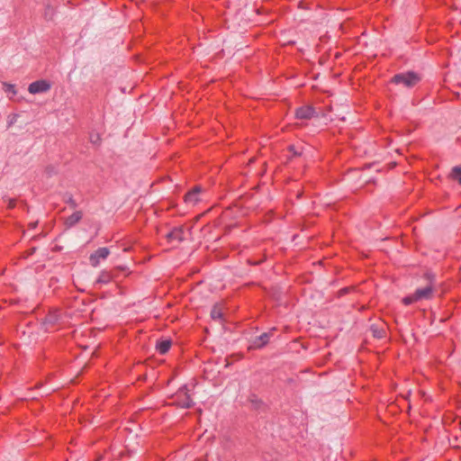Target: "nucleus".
I'll list each match as a JSON object with an SVG mask.
<instances>
[{
  "label": "nucleus",
  "mask_w": 461,
  "mask_h": 461,
  "mask_svg": "<svg viewBox=\"0 0 461 461\" xmlns=\"http://www.w3.org/2000/svg\"><path fill=\"white\" fill-rule=\"evenodd\" d=\"M424 279L426 280V285L421 288L416 289L414 292L415 299L419 301L421 300H429L432 298L433 294L435 292L436 285V278L435 275L429 271H427L424 276Z\"/></svg>",
  "instance_id": "1"
},
{
  "label": "nucleus",
  "mask_w": 461,
  "mask_h": 461,
  "mask_svg": "<svg viewBox=\"0 0 461 461\" xmlns=\"http://www.w3.org/2000/svg\"><path fill=\"white\" fill-rule=\"evenodd\" d=\"M421 80L420 76L413 71H407L394 75L391 83L395 85H402L405 87L411 88Z\"/></svg>",
  "instance_id": "2"
},
{
  "label": "nucleus",
  "mask_w": 461,
  "mask_h": 461,
  "mask_svg": "<svg viewBox=\"0 0 461 461\" xmlns=\"http://www.w3.org/2000/svg\"><path fill=\"white\" fill-rule=\"evenodd\" d=\"M176 402L178 406L185 409L192 408L194 402L188 393L186 385L181 387L176 394Z\"/></svg>",
  "instance_id": "3"
},
{
  "label": "nucleus",
  "mask_w": 461,
  "mask_h": 461,
  "mask_svg": "<svg viewBox=\"0 0 461 461\" xmlns=\"http://www.w3.org/2000/svg\"><path fill=\"white\" fill-rule=\"evenodd\" d=\"M50 89V84L46 80H37L29 85L28 91L31 94L45 93Z\"/></svg>",
  "instance_id": "4"
},
{
  "label": "nucleus",
  "mask_w": 461,
  "mask_h": 461,
  "mask_svg": "<svg viewBox=\"0 0 461 461\" xmlns=\"http://www.w3.org/2000/svg\"><path fill=\"white\" fill-rule=\"evenodd\" d=\"M317 116L315 109L311 105L301 106L295 111V117L300 120H310Z\"/></svg>",
  "instance_id": "5"
},
{
  "label": "nucleus",
  "mask_w": 461,
  "mask_h": 461,
  "mask_svg": "<svg viewBox=\"0 0 461 461\" xmlns=\"http://www.w3.org/2000/svg\"><path fill=\"white\" fill-rule=\"evenodd\" d=\"M109 253L110 251L107 248H99L89 258L91 265L96 267L100 259H105L109 256Z\"/></svg>",
  "instance_id": "6"
},
{
  "label": "nucleus",
  "mask_w": 461,
  "mask_h": 461,
  "mask_svg": "<svg viewBox=\"0 0 461 461\" xmlns=\"http://www.w3.org/2000/svg\"><path fill=\"white\" fill-rule=\"evenodd\" d=\"M202 191L201 186L196 185L185 194V202L189 204H195L199 201V194Z\"/></svg>",
  "instance_id": "7"
},
{
  "label": "nucleus",
  "mask_w": 461,
  "mask_h": 461,
  "mask_svg": "<svg viewBox=\"0 0 461 461\" xmlns=\"http://www.w3.org/2000/svg\"><path fill=\"white\" fill-rule=\"evenodd\" d=\"M166 238L168 241L176 240L178 242H181L185 240L184 238V228L183 226L175 227L171 231H169Z\"/></svg>",
  "instance_id": "8"
},
{
  "label": "nucleus",
  "mask_w": 461,
  "mask_h": 461,
  "mask_svg": "<svg viewBox=\"0 0 461 461\" xmlns=\"http://www.w3.org/2000/svg\"><path fill=\"white\" fill-rule=\"evenodd\" d=\"M271 335H272L271 332L262 333L260 336H258L255 339V340L253 341L252 347L254 348H263L264 346H266L268 343L269 338L271 337Z\"/></svg>",
  "instance_id": "9"
},
{
  "label": "nucleus",
  "mask_w": 461,
  "mask_h": 461,
  "mask_svg": "<svg viewBox=\"0 0 461 461\" xmlns=\"http://www.w3.org/2000/svg\"><path fill=\"white\" fill-rule=\"evenodd\" d=\"M83 217V213L80 211H77L74 213H72L70 216L66 218L65 220V225L68 229L72 228L77 223H78Z\"/></svg>",
  "instance_id": "10"
},
{
  "label": "nucleus",
  "mask_w": 461,
  "mask_h": 461,
  "mask_svg": "<svg viewBox=\"0 0 461 461\" xmlns=\"http://www.w3.org/2000/svg\"><path fill=\"white\" fill-rule=\"evenodd\" d=\"M211 318L214 321H223V311L220 304H214L211 311Z\"/></svg>",
  "instance_id": "11"
},
{
  "label": "nucleus",
  "mask_w": 461,
  "mask_h": 461,
  "mask_svg": "<svg viewBox=\"0 0 461 461\" xmlns=\"http://www.w3.org/2000/svg\"><path fill=\"white\" fill-rule=\"evenodd\" d=\"M172 345V342L170 339H165L160 340L157 343V349L159 352V354L164 355L168 352Z\"/></svg>",
  "instance_id": "12"
},
{
  "label": "nucleus",
  "mask_w": 461,
  "mask_h": 461,
  "mask_svg": "<svg viewBox=\"0 0 461 461\" xmlns=\"http://www.w3.org/2000/svg\"><path fill=\"white\" fill-rule=\"evenodd\" d=\"M113 279L112 274L107 271H103L99 275L98 278L95 281V285H106L110 283Z\"/></svg>",
  "instance_id": "13"
},
{
  "label": "nucleus",
  "mask_w": 461,
  "mask_h": 461,
  "mask_svg": "<svg viewBox=\"0 0 461 461\" xmlns=\"http://www.w3.org/2000/svg\"><path fill=\"white\" fill-rule=\"evenodd\" d=\"M63 201L68 203L71 208L75 209L77 207V202L74 200L71 194L66 193L63 195Z\"/></svg>",
  "instance_id": "14"
},
{
  "label": "nucleus",
  "mask_w": 461,
  "mask_h": 461,
  "mask_svg": "<svg viewBox=\"0 0 461 461\" xmlns=\"http://www.w3.org/2000/svg\"><path fill=\"white\" fill-rule=\"evenodd\" d=\"M451 176L461 185V167H454L451 171Z\"/></svg>",
  "instance_id": "15"
},
{
  "label": "nucleus",
  "mask_w": 461,
  "mask_h": 461,
  "mask_svg": "<svg viewBox=\"0 0 461 461\" xmlns=\"http://www.w3.org/2000/svg\"><path fill=\"white\" fill-rule=\"evenodd\" d=\"M59 316L56 312L49 313L45 318V323L54 325L58 321Z\"/></svg>",
  "instance_id": "16"
},
{
  "label": "nucleus",
  "mask_w": 461,
  "mask_h": 461,
  "mask_svg": "<svg viewBox=\"0 0 461 461\" xmlns=\"http://www.w3.org/2000/svg\"><path fill=\"white\" fill-rule=\"evenodd\" d=\"M4 90H5V92L6 94H12L13 95H14L16 94V90H15L14 85L5 83L4 84Z\"/></svg>",
  "instance_id": "17"
},
{
  "label": "nucleus",
  "mask_w": 461,
  "mask_h": 461,
  "mask_svg": "<svg viewBox=\"0 0 461 461\" xmlns=\"http://www.w3.org/2000/svg\"><path fill=\"white\" fill-rule=\"evenodd\" d=\"M418 302L417 299H415V294L413 293L412 294L409 295V296H406L402 299V303L405 304V305H410L413 303H416Z\"/></svg>",
  "instance_id": "18"
},
{
  "label": "nucleus",
  "mask_w": 461,
  "mask_h": 461,
  "mask_svg": "<svg viewBox=\"0 0 461 461\" xmlns=\"http://www.w3.org/2000/svg\"><path fill=\"white\" fill-rule=\"evenodd\" d=\"M372 330H373L374 336L375 338L381 339L384 336V330H378V329H375L374 327H372Z\"/></svg>",
  "instance_id": "19"
},
{
  "label": "nucleus",
  "mask_w": 461,
  "mask_h": 461,
  "mask_svg": "<svg viewBox=\"0 0 461 461\" xmlns=\"http://www.w3.org/2000/svg\"><path fill=\"white\" fill-rule=\"evenodd\" d=\"M90 140H91V142H92V143L96 144L97 142H99V141H100V137H99V135H98V134H96V135H91V136H90Z\"/></svg>",
  "instance_id": "20"
},
{
  "label": "nucleus",
  "mask_w": 461,
  "mask_h": 461,
  "mask_svg": "<svg viewBox=\"0 0 461 461\" xmlns=\"http://www.w3.org/2000/svg\"><path fill=\"white\" fill-rule=\"evenodd\" d=\"M289 151L293 153L294 156H300V152H297L294 149V146H289Z\"/></svg>",
  "instance_id": "21"
},
{
  "label": "nucleus",
  "mask_w": 461,
  "mask_h": 461,
  "mask_svg": "<svg viewBox=\"0 0 461 461\" xmlns=\"http://www.w3.org/2000/svg\"><path fill=\"white\" fill-rule=\"evenodd\" d=\"M46 173L48 174V176H51V174L55 173V169L53 167H48L46 168Z\"/></svg>",
  "instance_id": "22"
},
{
  "label": "nucleus",
  "mask_w": 461,
  "mask_h": 461,
  "mask_svg": "<svg viewBox=\"0 0 461 461\" xmlns=\"http://www.w3.org/2000/svg\"><path fill=\"white\" fill-rule=\"evenodd\" d=\"M14 206H15V201L14 200H10L8 207L9 208H14Z\"/></svg>",
  "instance_id": "23"
},
{
  "label": "nucleus",
  "mask_w": 461,
  "mask_h": 461,
  "mask_svg": "<svg viewBox=\"0 0 461 461\" xmlns=\"http://www.w3.org/2000/svg\"><path fill=\"white\" fill-rule=\"evenodd\" d=\"M36 225H37V222H32V223L30 224V227L31 228H35Z\"/></svg>",
  "instance_id": "24"
},
{
  "label": "nucleus",
  "mask_w": 461,
  "mask_h": 461,
  "mask_svg": "<svg viewBox=\"0 0 461 461\" xmlns=\"http://www.w3.org/2000/svg\"><path fill=\"white\" fill-rule=\"evenodd\" d=\"M347 292V289H342L341 290V293H346Z\"/></svg>",
  "instance_id": "25"
}]
</instances>
